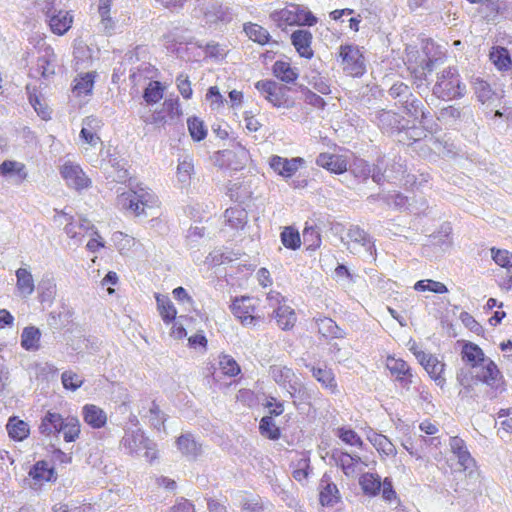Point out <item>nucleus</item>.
<instances>
[{"mask_svg":"<svg viewBox=\"0 0 512 512\" xmlns=\"http://www.w3.org/2000/svg\"><path fill=\"white\" fill-rule=\"evenodd\" d=\"M461 357L472 370H477V377L480 382L495 386L502 378L497 365L491 359L485 357L478 345L471 342L465 343L462 347Z\"/></svg>","mask_w":512,"mask_h":512,"instance_id":"nucleus-1","label":"nucleus"},{"mask_svg":"<svg viewBox=\"0 0 512 512\" xmlns=\"http://www.w3.org/2000/svg\"><path fill=\"white\" fill-rule=\"evenodd\" d=\"M80 421L76 416L63 417L58 412L48 411L41 419L39 432L47 437L63 435L65 442H74L81 432Z\"/></svg>","mask_w":512,"mask_h":512,"instance_id":"nucleus-2","label":"nucleus"},{"mask_svg":"<svg viewBox=\"0 0 512 512\" xmlns=\"http://www.w3.org/2000/svg\"><path fill=\"white\" fill-rule=\"evenodd\" d=\"M466 86L462 82L459 71L455 67H446L436 74L432 94L441 100H452L465 95Z\"/></svg>","mask_w":512,"mask_h":512,"instance_id":"nucleus-3","label":"nucleus"},{"mask_svg":"<svg viewBox=\"0 0 512 512\" xmlns=\"http://www.w3.org/2000/svg\"><path fill=\"white\" fill-rule=\"evenodd\" d=\"M270 18L281 28L287 25L314 26L317 23V18L312 12L298 4H290L281 10L274 11Z\"/></svg>","mask_w":512,"mask_h":512,"instance_id":"nucleus-4","label":"nucleus"},{"mask_svg":"<svg viewBox=\"0 0 512 512\" xmlns=\"http://www.w3.org/2000/svg\"><path fill=\"white\" fill-rule=\"evenodd\" d=\"M269 374L279 386L289 393L291 398L299 396L303 401L309 399L305 386L291 368L283 365H272Z\"/></svg>","mask_w":512,"mask_h":512,"instance_id":"nucleus-5","label":"nucleus"},{"mask_svg":"<svg viewBox=\"0 0 512 512\" xmlns=\"http://www.w3.org/2000/svg\"><path fill=\"white\" fill-rule=\"evenodd\" d=\"M182 110L178 98H168L162 104L160 109L154 110L150 116L140 115L142 121L146 124H153L157 127H164L166 124H172L180 119Z\"/></svg>","mask_w":512,"mask_h":512,"instance_id":"nucleus-6","label":"nucleus"},{"mask_svg":"<svg viewBox=\"0 0 512 512\" xmlns=\"http://www.w3.org/2000/svg\"><path fill=\"white\" fill-rule=\"evenodd\" d=\"M61 218L66 222L64 227L65 233L70 239L74 240L76 244L80 243L82 238L87 234L91 233L98 236L97 230L88 219L79 218L78 220H75L73 216L64 211L57 212L55 221L62 224Z\"/></svg>","mask_w":512,"mask_h":512,"instance_id":"nucleus-7","label":"nucleus"},{"mask_svg":"<svg viewBox=\"0 0 512 512\" xmlns=\"http://www.w3.org/2000/svg\"><path fill=\"white\" fill-rule=\"evenodd\" d=\"M339 58L343 70L353 76H362L365 72V59L359 47L354 44L341 45L339 48Z\"/></svg>","mask_w":512,"mask_h":512,"instance_id":"nucleus-8","label":"nucleus"},{"mask_svg":"<svg viewBox=\"0 0 512 512\" xmlns=\"http://www.w3.org/2000/svg\"><path fill=\"white\" fill-rule=\"evenodd\" d=\"M152 194L143 187L123 192L118 196V205L132 211L136 216L146 214V207L152 203Z\"/></svg>","mask_w":512,"mask_h":512,"instance_id":"nucleus-9","label":"nucleus"},{"mask_svg":"<svg viewBox=\"0 0 512 512\" xmlns=\"http://www.w3.org/2000/svg\"><path fill=\"white\" fill-rule=\"evenodd\" d=\"M231 308L235 317H237L244 326L255 327L263 320L262 316L254 314L256 307L254 299L251 297L243 296L239 299H235Z\"/></svg>","mask_w":512,"mask_h":512,"instance_id":"nucleus-10","label":"nucleus"},{"mask_svg":"<svg viewBox=\"0 0 512 512\" xmlns=\"http://www.w3.org/2000/svg\"><path fill=\"white\" fill-rule=\"evenodd\" d=\"M198 9L203 14L207 23L227 21L228 9L218 0H197Z\"/></svg>","mask_w":512,"mask_h":512,"instance_id":"nucleus-11","label":"nucleus"},{"mask_svg":"<svg viewBox=\"0 0 512 512\" xmlns=\"http://www.w3.org/2000/svg\"><path fill=\"white\" fill-rule=\"evenodd\" d=\"M414 354L420 364L424 367L430 377L440 387L445 384V379L442 377L445 364L440 362L436 357L431 354H426L423 351L414 350Z\"/></svg>","mask_w":512,"mask_h":512,"instance_id":"nucleus-12","label":"nucleus"},{"mask_svg":"<svg viewBox=\"0 0 512 512\" xmlns=\"http://www.w3.org/2000/svg\"><path fill=\"white\" fill-rule=\"evenodd\" d=\"M147 444L148 438L140 428L125 429L120 442V446L130 455H138Z\"/></svg>","mask_w":512,"mask_h":512,"instance_id":"nucleus-13","label":"nucleus"},{"mask_svg":"<svg viewBox=\"0 0 512 512\" xmlns=\"http://www.w3.org/2000/svg\"><path fill=\"white\" fill-rule=\"evenodd\" d=\"M304 163L301 157L287 159L278 155H273L269 160L271 169L284 178L292 177Z\"/></svg>","mask_w":512,"mask_h":512,"instance_id":"nucleus-14","label":"nucleus"},{"mask_svg":"<svg viewBox=\"0 0 512 512\" xmlns=\"http://www.w3.org/2000/svg\"><path fill=\"white\" fill-rule=\"evenodd\" d=\"M61 175L67 184L76 190H82L91 185V180L85 175L79 165L65 163L61 168Z\"/></svg>","mask_w":512,"mask_h":512,"instance_id":"nucleus-15","label":"nucleus"},{"mask_svg":"<svg viewBox=\"0 0 512 512\" xmlns=\"http://www.w3.org/2000/svg\"><path fill=\"white\" fill-rule=\"evenodd\" d=\"M46 16L52 32L57 35H64L71 28L73 17L67 11L48 8Z\"/></svg>","mask_w":512,"mask_h":512,"instance_id":"nucleus-16","label":"nucleus"},{"mask_svg":"<svg viewBox=\"0 0 512 512\" xmlns=\"http://www.w3.org/2000/svg\"><path fill=\"white\" fill-rule=\"evenodd\" d=\"M0 175L15 185H20L27 178L26 166L18 161L5 160L0 164Z\"/></svg>","mask_w":512,"mask_h":512,"instance_id":"nucleus-17","label":"nucleus"},{"mask_svg":"<svg viewBox=\"0 0 512 512\" xmlns=\"http://www.w3.org/2000/svg\"><path fill=\"white\" fill-rule=\"evenodd\" d=\"M43 46L34 72L35 76L40 75L43 78H49L55 74L56 56L50 46H46L45 44H43Z\"/></svg>","mask_w":512,"mask_h":512,"instance_id":"nucleus-18","label":"nucleus"},{"mask_svg":"<svg viewBox=\"0 0 512 512\" xmlns=\"http://www.w3.org/2000/svg\"><path fill=\"white\" fill-rule=\"evenodd\" d=\"M312 33L306 29H298L291 34V42L301 57L311 59L314 52L311 48Z\"/></svg>","mask_w":512,"mask_h":512,"instance_id":"nucleus-19","label":"nucleus"},{"mask_svg":"<svg viewBox=\"0 0 512 512\" xmlns=\"http://www.w3.org/2000/svg\"><path fill=\"white\" fill-rule=\"evenodd\" d=\"M102 122L94 116H89L83 119L82 129L80 131V138L90 146H96L100 142V137L97 131L101 128Z\"/></svg>","mask_w":512,"mask_h":512,"instance_id":"nucleus-20","label":"nucleus"},{"mask_svg":"<svg viewBox=\"0 0 512 512\" xmlns=\"http://www.w3.org/2000/svg\"><path fill=\"white\" fill-rule=\"evenodd\" d=\"M176 445L181 454L191 460H195L202 453L201 444L190 433L180 435Z\"/></svg>","mask_w":512,"mask_h":512,"instance_id":"nucleus-21","label":"nucleus"},{"mask_svg":"<svg viewBox=\"0 0 512 512\" xmlns=\"http://www.w3.org/2000/svg\"><path fill=\"white\" fill-rule=\"evenodd\" d=\"M316 164L336 174H342L347 170L346 160L342 156L335 154H319L316 158Z\"/></svg>","mask_w":512,"mask_h":512,"instance_id":"nucleus-22","label":"nucleus"},{"mask_svg":"<svg viewBox=\"0 0 512 512\" xmlns=\"http://www.w3.org/2000/svg\"><path fill=\"white\" fill-rule=\"evenodd\" d=\"M449 445L452 453L457 456L459 465L464 470L474 465L475 461L468 451L466 443L463 439L458 436L451 437Z\"/></svg>","mask_w":512,"mask_h":512,"instance_id":"nucleus-23","label":"nucleus"},{"mask_svg":"<svg viewBox=\"0 0 512 512\" xmlns=\"http://www.w3.org/2000/svg\"><path fill=\"white\" fill-rule=\"evenodd\" d=\"M82 416L84 421L94 429L104 427L107 422V415L104 410L93 404H86L82 408Z\"/></svg>","mask_w":512,"mask_h":512,"instance_id":"nucleus-24","label":"nucleus"},{"mask_svg":"<svg viewBox=\"0 0 512 512\" xmlns=\"http://www.w3.org/2000/svg\"><path fill=\"white\" fill-rule=\"evenodd\" d=\"M96 73L79 74L73 81L72 93L76 97H86L92 94Z\"/></svg>","mask_w":512,"mask_h":512,"instance_id":"nucleus-25","label":"nucleus"},{"mask_svg":"<svg viewBox=\"0 0 512 512\" xmlns=\"http://www.w3.org/2000/svg\"><path fill=\"white\" fill-rule=\"evenodd\" d=\"M376 122L379 128L386 133L400 131L402 127L401 117L392 111H380L376 115Z\"/></svg>","mask_w":512,"mask_h":512,"instance_id":"nucleus-26","label":"nucleus"},{"mask_svg":"<svg viewBox=\"0 0 512 512\" xmlns=\"http://www.w3.org/2000/svg\"><path fill=\"white\" fill-rule=\"evenodd\" d=\"M387 368L390 370L392 375L396 376V379L400 381L403 387L409 386L411 383V374L410 368L405 361L389 357L387 359Z\"/></svg>","mask_w":512,"mask_h":512,"instance_id":"nucleus-27","label":"nucleus"},{"mask_svg":"<svg viewBox=\"0 0 512 512\" xmlns=\"http://www.w3.org/2000/svg\"><path fill=\"white\" fill-rule=\"evenodd\" d=\"M347 237L349 239V242L347 243L348 249H351L350 243H353L364 247L367 252L372 254L374 244L371 241L370 236L362 228L357 225H351L348 229Z\"/></svg>","mask_w":512,"mask_h":512,"instance_id":"nucleus-28","label":"nucleus"},{"mask_svg":"<svg viewBox=\"0 0 512 512\" xmlns=\"http://www.w3.org/2000/svg\"><path fill=\"white\" fill-rule=\"evenodd\" d=\"M16 288L22 298H27L33 294L35 283L31 272L26 268H19L16 271Z\"/></svg>","mask_w":512,"mask_h":512,"instance_id":"nucleus-29","label":"nucleus"},{"mask_svg":"<svg viewBox=\"0 0 512 512\" xmlns=\"http://www.w3.org/2000/svg\"><path fill=\"white\" fill-rule=\"evenodd\" d=\"M367 439L381 455L395 456L397 454L395 445L385 435L370 431Z\"/></svg>","mask_w":512,"mask_h":512,"instance_id":"nucleus-30","label":"nucleus"},{"mask_svg":"<svg viewBox=\"0 0 512 512\" xmlns=\"http://www.w3.org/2000/svg\"><path fill=\"white\" fill-rule=\"evenodd\" d=\"M271 316L276 319L278 326L283 330L292 328L297 320L294 310L286 304L278 309H274Z\"/></svg>","mask_w":512,"mask_h":512,"instance_id":"nucleus-31","label":"nucleus"},{"mask_svg":"<svg viewBox=\"0 0 512 512\" xmlns=\"http://www.w3.org/2000/svg\"><path fill=\"white\" fill-rule=\"evenodd\" d=\"M315 322L318 332L325 338H343L345 335L344 331L331 318H316Z\"/></svg>","mask_w":512,"mask_h":512,"instance_id":"nucleus-32","label":"nucleus"},{"mask_svg":"<svg viewBox=\"0 0 512 512\" xmlns=\"http://www.w3.org/2000/svg\"><path fill=\"white\" fill-rule=\"evenodd\" d=\"M313 377L326 389L332 393L337 391V383L333 371L330 368L310 367Z\"/></svg>","mask_w":512,"mask_h":512,"instance_id":"nucleus-33","label":"nucleus"},{"mask_svg":"<svg viewBox=\"0 0 512 512\" xmlns=\"http://www.w3.org/2000/svg\"><path fill=\"white\" fill-rule=\"evenodd\" d=\"M489 58L500 71H508L512 67L509 51L504 47H493L489 53Z\"/></svg>","mask_w":512,"mask_h":512,"instance_id":"nucleus-34","label":"nucleus"},{"mask_svg":"<svg viewBox=\"0 0 512 512\" xmlns=\"http://www.w3.org/2000/svg\"><path fill=\"white\" fill-rule=\"evenodd\" d=\"M41 332L37 327H25L21 334V346L27 351H37L40 347Z\"/></svg>","mask_w":512,"mask_h":512,"instance_id":"nucleus-35","label":"nucleus"},{"mask_svg":"<svg viewBox=\"0 0 512 512\" xmlns=\"http://www.w3.org/2000/svg\"><path fill=\"white\" fill-rule=\"evenodd\" d=\"M224 217L227 224L233 229H242L247 224V212L241 207L226 209Z\"/></svg>","mask_w":512,"mask_h":512,"instance_id":"nucleus-36","label":"nucleus"},{"mask_svg":"<svg viewBox=\"0 0 512 512\" xmlns=\"http://www.w3.org/2000/svg\"><path fill=\"white\" fill-rule=\"evenodd\" d=\"M6 429L10 438L16 441H22L29 435V426L23 420H19L16 417H11L8 420Z\"/></svg>","mask_w":512,"mask_h":512,"instance_id":"nucleus-37","label":"nucleus"},{"mask_svg":"<svg viewBox=\"0 0 512 512\" xmlns=\"http://www.w3.org/2000/svg\"><path fill=\"white\" fill-rule=\"evenodd\" d=\"M406 112L415 119H426L429 112L424 109V105L421 100L414 97L412 94L402 102Z\"/></svg>","mask_w":512,"mask_h":512,"instance_id":"nucleus-38","label":"nucleus"},{"mask_svg":"<svg viewBox=\"0 0 512 512\" xmlns=\"http://www.w3.org/2000/svg\"><path fill=\"white\" fill-rule=\"evenodd\" d=\"M273 74L282 82L293 83L298 78V73L288 62L276 61L273 65Z\"/></svg>","mask_w":512,"mask_h":512,"instance_id":"nucleus-39","label":"nucleus"},{"mask_svg":"<svg viewBox=\"0 0 512 512\" xmlns=\"http://www.w3.org/2000/svg\"><path fill=\"white\" fill-rule=\"evenodd\" d=\"M156 301H157V307L158 311L160 313V316L162 317L163 321L165 323L172 322L177 314V311L169 299L168 296L156 294Z\"/></svg>","mask_w":512,"mask_h":512,"instance_id":"nucleus-40","label":"nucleus"},{"mask_svg":"<svg viewBox=\"0 0 512 512\" xmlns=\"http://www.w3.org/2000/svg\"><path fill=\"white\" fill-rule=\"evenodd\" d=\"M194 173V164L189 156L179 160L177 166V180L183 186L190 184L192 174Z\"/></svg>","mask_w":512,"mask_h":512,"instance_id":"nucleus-41","label":"nucleus"},{"mask_svg":"<svg viewBox=\"0 0 512 512\" xmlns=\"http://www.w3.org/2000/svg\"><path fill=\"white\" fill-rule=\"evenodd\" d=\"M363 492L367 495H376L381 489L380 477L373 473H365L359 479Z\"/></svg>","mask_w":512,"mask_h":512,"instance_id":"nucleus-42","label":"nucleus"},{"mask_svg":"<svg viewBox=\"0 0 512 512\" xmlns=\"http://www.w3.org/2000/svg\"><path fill=\"white\" fill-rule=\"evenodd\" d=\"M244 31L246 35L252 41L264 45L269 42L270 34L269 32L263 28L262 26L254 23H249L244 26Z\"/></svg>","mask_w":512,"mask_h":512,"instance_id":"nucleus-43","label":"nucleus"},{"mask_svg":"<svg viewBox=\"0 0 512 512\" xmlns=\"http://www.w3.org/2000/svg\"><path fill=\"white\" fill-rule=\"evenodd\" d=\"M287 91L286 86L279 85L270 96H266V99L275 107L290 108L293 106V102L287 97Z\"/></svg>","mask_w":512,"mask_h":512,"instance_id":"nucleus-44","label":"nucleus"},{"mask_svg":"<svg viewBox=\"0 0 512 512\" xmlns=\"http://www.w3.org/2000/svg\"><path fill=\"white\" fill-rule=\"evenodd\" d=\"M29 475L38 481H51L54 478V470L45 461L37 462L30 470Z\"/></svg>","mask_w":512,"mask_h":512,"instance_id":"nucleus-45","label":"nucleus"},{"mask_svg":"<svg viewBox=\"0 0 512 512\" xmlns=\"http://www.w3.org/2000/svg\"><path fill=\"white\" fill-rule=\"evenodd\" d=\"M39 298L42 303H52L56 295V284L51 278H44L38 285Z\"/></svg>","mask_w":512,"mask_h":512,"instance_id":"nucleus-46","label":"nucleus"},{"mask_svg":"<svg viewBox=\"0 0 512 512\" xmlns=\"http://www.w3.org/2000/svg\"><path fill=\"white\" fill-rule=\"evenodd\" d=\"M424 52L426 59L421 62L422 71L419 79H422V76H425V71L432 72L435 67L443 63V55L441 52L430 55L429 44L424 47Z\"/></svg>","mask_w":512,"mask_h":512,"instance_id":"nucleus-47","label":"nucleus"},{"mask_svg":"<svg viewBox=\"0 0 512 512\" xmlns=\"http://www.w3.org/2000/svg\"><path fill=\"white\" fill-rule=\"evenodd\" d=\"M219 367L223 374L230 377L237 376L241 371L240 366L236 360L230 355L226 354L219 356Z\"/></svg>","mask_w":512,"mask_h":512,"instance_id":"nucleus-48","label":"nucleus"},{"mask_svg":"<svg viewBox=\"0 0 512 512\" xmlns=\"http://www.w3.org/2000/svg\"><path fill=\"white\" fill-rule=\"evenodd\" d=\"M259 429L263 436H266L271 440H277L280 438V430L271 416H264L261 419Z\"/></svg>","mask_w":512,"mask_h":512,"instance_id":"nucleus-49","label":"nucleus"},{"mask_svg":"<svg viewBox=\"0 0 512 512\" xmlns=\"http://www.w3.org/2000/svg\"><path fill=\"white\" fill-rule=\"evenodd\" d=\"M414 289L421 292L431 291L437 294L448 292L445 284L431 279L417 281L414 285Z\"/></svg>","mask_w":512,"mask_h":512,"instance_id":"nucleus-50","label":"nucleus"},{"mask_svg":"<svg viewBox=\"0 0 512 512\" xmlns=\"http://www.w3.org/2000/svg\"><path fill=\"white\" fill-rule=\"evenodd\" d=\"M282 244L289 249L296 250L301 245L299 232L292 227H286L281 233Z\"/></svg>","mask_w":512,"mask_h":512,"instance_id":"nucleus-51","label":"nucleus"},{"mask_svg":"<svg viewBox=\"0 0 512 512\" xmlns=\"http://www.w3.org/2000/svg\"><path fill=\"white\" fill-rule=\"evenodd\" d=\"M163 97V89L158 81L150 82L143 93V98L147 104H155Z\"/></svg>","mask_w":512,"mask_h":512,"instance_id":"nucleus-52","label":"nucleus"},{"mask_svg":"<svg viewBox=\"0 0 512 512\" xmlns=\"http://www.w3.org/2000/svg\"><path fill=\"white\" fill-rule=\"evenodd\" d=\"M188 130L195 141L203 140L207 135V129L202 120L197 117H190L187 120Z\"/></svg>","mask_w":512,"mask_h":512,"instance_id":"nucleus-53","label":"nucleus"},{"mask_svg":"<svg viewBox=\"0 0 512 512\" xmlns=\"http://www.w3.org/2000/svg\"><path fill=\"white\" fill-rule=\"evenodd\" d=\"M63 387L67 390L76 391L84 382V379L73 371H65L61 375Z\"/></svg>","mask_w":512,"mask_h":512,"instance_id":"nucleus-54","label":"nucleus"},{"mask_svg":"<svg viewBox=\"0 0 512 512\" xmlns=\"http://www.w3.org/2000/svg\"><path fill=\"white\" fill-rule=\"evenodd\" d=\"M457 381L458 383L468 389L473 386V384L477 383L479 378L477 377V370H469V369H460L457 373Z\"/></svg>","mask_w":512,"mask_h":512,"instance_id":"nucleus-55","label":"nucleus"},{"mask_svg":"<svg viewBox=\"0 0 512 512\" xmlns=\"http://www.w3.org/2000/svg\"><path fill=\"white\" fill-rule=\"evenodd\" d=\"M147 416L151 426L155 429L160 430L161 427H164L166 421L165 415L154 401L151 403Z\"/></svg>","mask_w":512,"mask_h":512,"instance_id":"nucleus-56","label":"nucleus"},{"mask_svg":"<svg viewBox=\"0 0 512 512\" xmlns=\"http://www.w3.org/2000/svg\"><path fill=\"white\" fill-rule=\"evenodd\" d=\"M338 489L335 484H327L320 492V502L323 506H332L337 502Z\"/></svg>","mask_w":512,"mask_h":512,"instance_id":"nucleus-57","label":"nucleus"},{"mask_svg":"<svg viewBox=\"0 0 512 512\" xmlns=\"http://www.w3.org/2000/svg\"><path fill=\"white\" fill-rule=\"evenodd\" d=\"M304 243L309 248H317L321 244V236L318 229L314 226H306L302 233Z\"/></svg>","mask_w":512,"mask_h":512,"instance_id":"nucleus-58","label":"nucleus"},{"mask_svg":"<svg viewBox=\"0 0 512 512\" xmlns=\"http://www.w3.org/2000/svg\"><path fill=\"white\" fill-rule=\"evenodd\" d=\"M491 255L497 265L512 267V254L508 250L491 248Z\"/></svg>","mask_w":512,"mask_h":512,"instance_id":"nucleus-59","label":"nucleus"},{"mask_svg":"<svg viewBox=\"0 0 512 512\" xmlns=\"http://www.w3.org/2000/svg\"><path fill=\"white\" fill-rule=\"evenodd\" d=\"M29 101L36 113L42 119L47 120L51 118V110L37 95H30Z\"/></svg>","mask_w":512,"mask_h":512,"instance_id":"nucleus-60","label":"nucleus"},{"mask_svg":"<svg viewBox=\"0 0 512 512\" xmlns=\"http://www.w3.org/2000/svg\"><path fill=\"white\" fill-rule=\"evenodd\" d=\"M338 437L345 442L346 444H349L351 446H359L361 447L363 444V441L359 437V435L351 430V429H344L341 428L338 430Z\"/></svg>","mask_w":512,"mask_h":512,"instance_id":"nucleus-61","label":"nucleus"},{"mask_svg":"<svg viewBox=\"0 0 512 512\" xmlns=\"http://www.w3.org/2000/svg\"><path fill=\"white\" fill-rule=\"evenodd\" d=\"M461 116V110L455 106H447L440 110L438 119L447 123L455 122Z\"/></svg>","mask_w":512,"mask_h":512,"instance_id":"nucleus-62","label":"nucleus"},{"mask_svg":"<svg viewBox=\"0 0 512 512\" xmlns=\"http://www.w3.org/2000/svg\"><path fill=\"white\" fill-rule=\"evenodd\" d=\"M475 90L479 101L482 103H485L492 98V89L490 88V85L483 80L475 83Z\"/></svg>","mask_w":512,"mask_h":512,"instance_id":"nucleus-63","label":"nucleus"},{"mask_svg":"<svg viewBox=\"0 0 512 512\" xmlns=\"http://www.w3.org/2000/svg\"><path fill=\"white\" fill-rule=\"evenodd\" d=\"M176 84H177V88H178L180 94L183 96V98L190 99L193 91H192L191 83L189 81L188 76L184 75V74H180L176 78Z\"/></svg>","mask_w":512,"mask_h":512,"instance_id":"nucleus-64","label":"nucleus"}]
</instances>
